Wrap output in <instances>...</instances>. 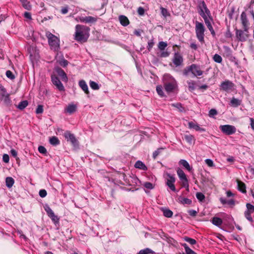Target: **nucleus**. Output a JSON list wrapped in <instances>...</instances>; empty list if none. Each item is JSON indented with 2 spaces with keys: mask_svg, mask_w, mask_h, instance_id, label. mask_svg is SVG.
<instances>
[{
  "mask_svg": "<svg viewBox=\"0 0 254 254\" xmlns=\"http://www.w3.org/2000/svg\"><path fill=\"white\" fill-rule=\"evenodd\" d=\"M198 12L203 18L205 23L211 33L213 35L215 34L214 31L211 25L212 18L209 10L207 8V6L204 1H200L198 4Z\"/></svg>",
  "mask_w": 254,
  "mask_h": 254,
  "instance_id": "f257e3e1",
  "label": "nucleus"
},
{
  "mask_svg": "<svg viewBox=\"0 0 254 254\" xmlns=\"http://www.w3.org/2000/svg\"><path fill=\"white\" fill-rule=\"evenodd\" d=\"M212 224L219 228L222 229V220L217 217H214L211 220Z\"/></svg>",
  "mask_w": 254,
  "mask_h": 254,
  "instance_id": "412c9836",
  "label": "nucleus"
},
{
  "mask_svg": "<svg viewBox=\"0 0 254 254\" xmlns=\"http://www.w3.org/2000/svg\"><path fill=\"white\" fill-rule=\"evenodd\" d=\"M179 164L180 165H182L183 167H184L186 169H187L188 171L191 172L192 170V168L190 167L189 163L184 159H181L180 160Z\"/></svg>",
  "mask_w": 254,
  "mask_h": 254,
  "instance_id": "4be33fe9",
  "label": "nucleus"
},
{
  "mask_svg": "<svg viewBox=\"0 0 254 254\" xmlns=\"http://www.w3.org/2000/svg\"><path fill=\"white\" fill-rule=\"evenodd\" d=\"M241 19L244 29L248 28V20L247 17V14L245 12H243L241 15Z\"/></svg>",
  "mask_w": 254,
  "mask_h": 254,
  "instance_id": "aec40b11",
  "label": "nucleus"
},
{
  "mask_svg": "<svg viewBox=\"0 0 254 254\" xmlns=\"http://www.w3.org/2000/svg\"><path fill=\"white\" fill-rule=\"evenodd\" d=\"M205 28L202 23L196 21L195 23V33L196 37L199 41L202 43H204Z\"/></svg>",
  "mask_w": 254,
  "mask_h": 254,
  "instance_id": "39448f33",
  "label": "nucleus"
},
{
  "mask_svg": "<svg viewBox=\"0 0 254 254\" xmlns=\"http://www.w3.org/2000/svg\"><path fill=\"white\" fill-rule=\"evenodd\" d=\"M58 62L59 64L60 65L62 66L63 67L66 66L68 63V61L63 58L62 59L58 60Z\"/></svg>",
  "mask_w": 254,
  "mask_h": 254,
  "instance_id": "37998d69",
  "label": "nucleus"
},
{
  "mask_svg": "<svg viewBox=\"0 0 254 254\" xmlns=\"http://www.w3.org/2000/svg\"><path fill=\"white\" fill-rule=\"evenodd\" d=\"M38 150L40 153L44 154L45 155H47V151L44 146H39L38 147Z\"/></svg>",
  "mask_w": 254,
  "mask_h": 254,
  "instance_id": "09e8293b",
  "label": "nucleus"
},
{
  "mask_svg": "<svg viewBox=\"0 0 254 254\" xmlns=\"http://www.w3.org/2000/svg\"><path fill=\"white\" fill-rule=\"evenodd\" d=\"M144 187L149 190H152L154 188V186L150 182H145L144 184Z\"/></svg>",
  "mask_w": 254,
  "mask_h": 254,
  "instance_id": "603ef678",
  "label": "nucleus"
},
{
  "mask_svg": "<svg viewBox=\"0 0 254 254\" xmlns=\"http://www.w3.org/2000/svg\"><path fill=\"white\" fill-rule=\"evenodd\" d=\"M217 111L214 109H211L209 112V116L210 117H213V116L217 115Z\"/></svg>",
  "mask_w": 254,
  "mask_h": 254,
  "instance_id": "e2e57ef3",
  "label": "nucleus"
},
{
  "mask_svg": "<svg viewBox=\"0 0 254 254\" xmlns=\"http://www.w3.org/2000/svg\"><path fill=\"white\" fill-rule=\"evenodd\" d=\"M162 210L163 212V215L164 216L168 218H170L173 216V213L171 210L167 208H162Z\"/></svg>",
  "mask_w": 254,
  "mask_h": 254,
  "instance_id": "72a5a7b5",
  "label": "nucleus"
},
{
  "mask_svg": "<svg viewBox=\"0 0 254 254\" xmlns=\"http://www.w3.org/2000/svg\"><path fill=\"white\" fill-rule=\"evenodd\" d=\"M156 91L158 94L161 97L165 96L163 90V87L161 85H157L156 87Z\"/></svg>",
  "mask_w": 254,
  "mask_h": 254,
  "instance_id": "ea45409f",
  "label": "nucleus"
},
{
  "mask_svg": "<svg viewBox=\"0 0 254 254\" xmlns=\"http://www.w3.org/2000/svg\"><path fill=\"white\" fill-rule=\"evenodd\" d=\"M74 37V39L78 42L84 43L87 41L89 35L85 31L84 26L76 25Z\"/></svg>",
  "mask_w": 254,
  "mask_h": 254,
  "instance_id": "f03ea898",
  "label": "nucleus"
},
{
  "mask_svg": "<svg viewBox=\"0 0 254 254\" xmlns=\"http://www.w3.org/2000/svg\"><path fill=\"white\" fill-rule=\"evenodd\" d=\"M185 241L187 242L188 243H190V245H194L196 243V241L195 240L192 239L191 238L188 237H185L184 238Z\"/></svg>",
  "mask_w": 254,
  "mask_h": 254,
  "instance_id": "de8ad7c7",
  "label": "nucleus"
},
{
  "mask_svg": "<svg viewBox=\"0 0 254 254\" xmlns=\"http://www.w3.org/2000/svg\"><path fill=\"white\" fill-rule=\"evenodd\" d=\"M177 173L180 180L182 182V187L186 188L187 190H189V180L183 170L180 168H178L177 170Z\"/></svg>",
  "mask_w": 254,
  "mask_h": 254,
  "instance_id": "0eeeda50",
  "label": "nucleus"
},
{
  "mask_svg": "<svg viewBox=\"0 0 254 254\" xmlns=\"http://www.w3.org/2000/svg\"><path fill=\"white\" fill-rule=\"evenodd\" d=\"M176 87V83L175 81L168 82L164 84V88L165 91L170 93L172 92Z\"/></svg>",
  "mask_w": 254,
  "mask_h": 254,
  "instance_id": "dca6fc26",
  "label": "nucleus"
},
{
  "mask_svg": "<svg viewBox=\"0 0 254 254\" xmlns=\"http://www.w3.org/2000/svg\"><path fill=\"white\" fill-rule=\"evenodd\" d=\"M19 1L24 9L28 10H30L32 9V5L28 0H19Z\"/></svg>",
  "mask_w": 254,
  "mask_h": 254,
  "instance_id": "bb28decb",
  "label": "nucleus"
},
{
  "mask_svg": "<svg viewBox=\"0 0 254 254\" xmlns=\"http://www.w3.org/2000/svg\"><path fill=\"white\" fill-rule=\"evenodd\" d=\"M179 202L183 204H190L192 202V201L191 199L183 197H180L179 198Z\"/></svg>",
  "mask_w": 254,
  "mask_h": 254,
  "instance_id": "7c9ffc66",
  "label": "nucleus"
},
{
  "mask_svg": "<svg viewBox=\"0 0 254 254\" xmlns=\"http://www.w3.org/2000/svg\"><path fill=\"white\" fill-rule=\"evenodd\" d=\"M119 19L121 25H122L124 26H127L129 23L128 19L127 16L125 15H120L119 17Z\"/></svg>",
  "mask_w": 254,
  "mask_h": 254,
  "instance_id": "a878e982",
  "label": "nucleus"
},
{
  "mask_svg": "<svg viewBox=\"0 0 254 254\" xmlns=\"http://www.w3.org/2000/svg\"><path fill=\"white\" fill-rule=\"evenodd\" d=\"M6 76L7 78L13 80L15 78V76L10 70H7L6 71Z\"/></svg>",
  "mask_w": 254,
  "mask_h": 254,
  "instance_id": "864d4df0",
  "label": "nucleus"
},
{
  "mask_svg": "<svg viewBox=\"0 0 254 254\" xmlns=\"http://www.w3.org/2000/svg\"><path fill=\"white\" fill-rule=\"evenodd\" d=\"M226 197L223 198V205L231 208H234L237 202L235 199L236 194L229 190L226 191Z\"/></svg>",
  "mask_w": 254,
  "mask_h": 254,
  "instance_id": "20e7f679",
  "label": "nucleus"
},
{
  "mask_svg": "<svg viewBox=\"0 0 254 254\" xmlns=\"http://www.w3.org/2000/svg\"><path fill=\"white\" fill-rule=\"evenodd\" d=\"M28 105V102L26 100L20 102L17 106V108L22 110L25 108Z\"/></svg>",
  "mask_w": 254,
  "mask_h": 254,
  "instance_id": "a19ab883",
  "label": "nucleus"
},
{
  "mask_svg": "<svg viewBox=\"0 0 254 254\" xmlns=\"http://www.w3.org/2000/svg\"><path fill=\"white\" fill-rule=\"evenodd\" d=\"M89 85L90 87L93 90H98L100 88L99 85L93 81H90Z\"/></svg>",
  "mask_w": 254,
  "mask_h": 254,
  "instance_id": "c03bdc74",
  "label": "nucleus"
},
{
  "mask_svg": "<svg viewBox=\"0 0 254 254\" xmlns=\"http://www.w3.org/2000/svg\"><path fill=\"white\" fill-rule=\"evenodd\" d=\"M77 107L73 104H69L65 109V112L71 114L74 113L76 110Z\"/></svg>",
  "mask_w": 254,
  "mask_h": 254,
  "instance_id": "393cba45",
  "label": "nucleus"
},
{
  "mask_svg": "<svg viewBox=\"0 0 254 254\" xmlns=\"http://www.w3.org/2000/svg\"><path fill=\"white\" fill-rule=\"evenodd\" d=\"M249 32L247 29H244V30H236V36L239 41L241 42H245L247 41L249 37Z\"/></svg>",
  "mask_w": 254,
  "mask_h": 254,
  "instance_id": "1a4fd4ad",
  "label": "nucleus"
},
{
  "mask_svg": "<svg viewBox=\"0 0 254 254\" xmlns=\"http://www.w3.org/2000/svg\"><path fill=\"white\" fill-rule=\"evenodd\" d=\"M8 93L6 92L5 88L3 86H0V96L1 99L3 98V97L7 95Z\"/></svg>",
  "mask_w": 254,
  "mask_h": 254,
  "instance_id": "a18cd8bd",
  "label": "nucleus"
},
{
  "mask_svg": "<svg viewBox=\"0 0 254 254\" xmlns=\"http://www.w3.org/2000/svg\"><path fill=\"white\" fill-rule=\"evenodd\" d=\"M51 79L53 84L56 86L59 91H62L64 90V87L63 84L57 76L52 75Z\"/></svg>",
  "mask_w": 254,
  "mask_h": 254,
  "instance_id": "9b49d317",
  "label": "nucleus"
},
{
  "mask_svg": "<svg viewBox=\"0 0 254 254\" xmlns=\"http://www.w3.org/2000/svg\"><path fill=\"white\" fill-rule=\"evenodd\" d=\"M45 35L48 39L51 49L55 52H58L60 49L59 38L50 31H46Z\"/></svg>",
  "mask_w": 254,
  "mask_h": 254,
  "instance_id": "7ed1b4c3",
  "label": "nucleus"
},
{
  "mask_svg": "<svg viewBox=\"0 0 254 254\" xmlns=\"http://www.w3.org/2000/svg\"><path fill=\"white\" fill-rule=\"evenodd\" d=\"M138 254H155V252L149 248H146L140 250Z\"/></svg>",
  "mask_w": 254,
  "mask_h": 254,
  "instance_id": "4c0bfd02",
  "label": "nucleus"
},
{
  "mask_svg": "<svg viewBox=\"0 0 254 254\" xmlns=\"http://www.w3.org/2000/svg\"><path fill=\"white\" fill-rule=\"evenodd\" d=\"M241 100H240L238 99L235 98L234 97H233L231 99L230 103H229V105L231 107L236 108V107H238L239 106H240L241 105Z\"/></svg>",
  "mask_w": 254,
  "mask_h": 254,
  "instance_id": "5701e85b",
  "label": "nucleus"
},
{
  "mask_svg": "<svg viewBox=\"0 0 254 254\" xmlns=\"http://www.w3.org/2000/svg\"><path fill=\"white\" fill-rule=\"evenodd\" d=\"M184 138L190 144L194 143L195 141L194 137L190 134H187L184 135Z\"/></svg>",
  "mask_w": 254,
  "mask_h": 254,
  "instance_id": "c756f323",
  "label": "nucleus"
},
{
  "mask_svg": "<svg viewBox=\"0 0 254 254\" xmlns=\"http://www.w3.org/2000/svg\"><path fill=\"white\" fill-rule=\"evenodd\" d=\"M44 209L46 212L48 217L51 218L54 224L55 225H59L60 218L57 215L55 214L54 211L52 210L50 206L48 205H46L44 206Z\"/></svg>",
  "mask_w": 254,
  "mask_h": 254,
  "instance_id": "6e6552de",
  "label": "nucleus"
},
{
  "mask_svg": "<svg viewBox=\"0 0 254 254\" xmlns=\"http://www.w3.org/2000/svg\"><path fill=\"white\" fill-rule=\"evenodd\" d=\"M252 213L249 212L248 211L246 210L244 212V216L245 218L251 223L254 222V219L251 216Z\"/></svg>",
  "mask_w": 254,
  "mask_h": 254,
  "instance_id": "58836bf2",
  "label": "nucleus"
},
{
  "mask_svg": "<svg viewBox=\"0 0 254 254\" xmlns=\"http://www.w3.org/2000/svg\"><path fill=\"white\" fill-rule=\"evenodd\" d=\"M188 84L189 90L192 91L195 89V82L193 80H189L187 81Z\"/></svg>",
  "mask_w": 254,
  "mask_h": 254,
  "instance_id": "e433bc0d",
  "label": "nucleus"
},
{
  "mask_svg": "<svg viewBox=\"0 0 254 254\" xmlns=\"http://www.w3.org/2000/svg\"><path fill=\"white\" fill-rule=\"evenodd\" d=\"M232 54V51L227 47H223V57L228 58Z\"/></svg>",
  "mask_w": 254,
  "mask_h": 254,
  "instance_id": "c9c22d12",
  "label": "nucleus"
},
{
  "mask_svg": "<svg viewBox=\"0 0 254 254\" xmlns=\"http://www.w3.org/2000/svg\"><path fill=\"white\" fill-rule=\"evenodd\" d=\"M229 60L232 62H234L236 65H238V61L236 60V58L235 57H234L232 54L229 56L227 58Z\"/></svg>",
  "mask_w": 254,
  "mask_h": 254,
  "instance_id": "bf43d9fd",
  "label": "nucleus"
},
{
  "mask_svg": "<svg viewBox=\"0 0 254 254\" xmlns=\"http://www.w3.org/2000/svg\"><path fill=\"white\" fill-rule=\"evenodd\" d=\"M162 149H163V148H158L153 153V157L154 159H155L157 157V156L160 153L161 150Z\"/></svg>",
  "mask_w": 254,
  "mask_h": 254,
  "instance_id": "052dcab7",
  "label": "nucleus"
},
{
  "mask_svg": "<svg viewBox=\"0 0 254 254\" xmlns=\"http://www.w3.org/2000/svg\"><path fill=\"white\" fill-rule=\"evenodd\" d=\"M182 246L185 248L186 254H197L193 251L190 249L186 243L182 244Z\"/></svg>",
  "mask_w": 254,
  "mask_h": 254,
  "instance_id": "f704fd0d",
  "label": "nucleus"
},
{
  "mask_svg": "<svg viewBox=\"0 0 254 254\" xmlns=\"http://www.w3.org/2000/svg\"><path fill=\"white\" fill-rule=\"evenodd\" d=\"M237 183L238 186V190L243 193H246L247 190L246 184L240 180H237Z\"/></svg>",
  "mask_w": 254,
  "mask_h": 254,
  "instance_id": "6ab92c4d",
  "label": "nucleus"
},
{
  "mask_svg": "<svg viewBox=\"0 0 254 254\" xmlns=\"http://www.w3.org/2000/svg\"><path fill=\"white\" fill-rule=\"evenodd\" d=\"M168 44L166 42L161 41L159 42L158 45V48L160 51H164L167 47Z\"/></svg>",
  "mask_w": 254,
  "mask_h": 254,
  "instance_id": "79ce46f5",
  "label": "nucleus"
},
{
  "mask_svg": "<svg viewBox=\"0 0 254 254\" xmlns=\"http://www.w3.org/2000/svg\"><path fill=\"white\" fill-rule=\"evenodd\" d=\"M183 61V58L179 53L177 52L174 54L172 61L176 67L182 65Z\"/></svg>",
  "mask_w": 254,
  "mask_h": 254,
  "instance_id": "f8f14e48",
  "label": "nucleus"
},
{
  "mask_svg": "<svg viewBox=\"0 0 254 254\" xmlns=\"http://www.w3.org/2000/svg\"><path fill=\"white\" fill-rule=\"evenodd\" d=\"M79 86L86 94L89 93L88 86L84 80H81L79 81Z\"/></svg>",
  "mask_w": 254,
  "mask_h": 254,
  "instance_id": "b1692460",
  "label": "nucleus"
},
{
  "mask_svg": "<svg viewBox=\"0 0 254 254\" xmlns=\"http://www.w3.org/2000/svg\"><path fill=\"white\" fill-rule=\"evenodd\" d=\"M97 17L92 16H85L82 17L80 18V20L81 22L85 23H93L97 21Z\"/></svg>",
  "mask_w": 254,
  "mask_h": 254,
  "instance_id": "a211bd4d",
  "label": "nucleus"
},
{
  "mask_svg": "<svg viewBox=\"0 0 254 254\" xmlns=\"http://www.w3.org/2000/svg\"><path fill=\"white\" fill-rule=\"evenodd\" d=\"M39 194L40 197H45L47 194V191L44 189L41 190L39 192Z\"/></svg>",
  "mask_w": 254,
  "mask_h": 254,
  "instance_id": "680f3d73",
  "label": "nucleus"
},
{
  "mask_svg": "<svg viewBox=\"0 0 254 254\" xmlns=\"http://www.w3.org/2000/svg\"><path fill=\"white\" fill-rule=\"evenodd\" d=\"M50 143L51 145L56 146L57 145H59L60 143V141L58 138L56 136H52L49 139Z\"/></svg>",
  "mask_w": 254,
  "mask_h": 254,
  "instance_id": "473e14b6",
  "label": "nucleus"
},
{
  "mask_svg": "<svg viewBox=\"0 0 254 254\" xmlns=\"http://www.w3.org/2000/svg\"><path fill=\"white\" fill-rule=\"evenodd\" d=\"M2 160L5 163H8L9 161V156L6 154H3L2 156Z\"/></svg>",
  "mask_w": 254,
  "mask_h": 254,
  "instance_id": "0e129e2a",
  "label": "nucleus"
},
{
  "mask_svg": "<svg viewBox=\"0 0 254 254\" xmlns=\"http://www.w3.org/2000/svg\"><path fill=\"white\" fill-rule=\"evenodd\" d=\"M236 131V128L232 125H223V133L228 135L234 134Z\"/></svg>",
  "mask_w": 254,
  "mask_h": 254,
  "instance_id": "ddd939ff",
  "label": "nucleus"
},
{
  "mask_svg": "<svg viewBox=\"0 0 254 254\" xmlns=\"http://www.w3.org/2000/svg\"><path fill=\"white\" fill-rule=\"evenodd\" d=\"M134 167L136 168L139 169L143 171L147 170V168L145 165L142 161L139 160L135 162Z\"/></svg>",
  "mask_w": 254,
  "mask_h": 254,
  "instance_id": "c85d7f7f",
  "label": "nucleus"
},
{
  "mask_svg": "<svg viewBox=\"0 0 254 254\" xmlns=\"http://www.w3.org/2000/svg\"><path fill=\"white\" fill-rule=\"evenodd\" d=\"M166 185L169 188V189L173 192L176 191V189L175 186V183L176 182V178L175 175L171 174L169 173H166Z\"/></svg>",
  "mask_w": 254,
  "mask_h": 254,
  "instance_id": "423d86ee",
  "label": "nucleus"
},
{
  "mask_svg": "<svg viewBox=\"0 0 254 254\" xmlns=\"http://www.w3.org/2000/svg\"><path fill=\"white\" fill-rule=\"evenodd\" d=\"M247 211L252 213H254V206L250 203L246 204Z\"/></svg>",
  "mask_w": 254,
  "mask_h": 254,
  "instance_id": "49530a36",
  "label": "nucleus"
},
{
  "mask_svg": "<svg viewBox=\"0 0 254 254\" xmlns=\"http://www.w3.org/2000/svg\"><path fill=\"white\" fill-rule=\"evenodd\" d=\"M160 9H161V13L165 17H166L167 16V14H168V11L167 10V9L164 8V7H161L160 8Z\"/></svg>",
  "mask_w": 254,
  "mask_h": 254,
  "instance_id": "69168bd1",
  "label": "nucleus"
},
{
  "mask_svg": "<svg viewBox=\"0 0 254 254\" xmlns=\"http://www.w3.org/2000/svg\"><path fill=\"white\" fill-rule=\"evenodd\" d=\"M213 60L218 63H220L222 62V59L221 57L218 54H215L213 57Z\"/></svg>",
  "mask_w": 254,
  "mask_h": 254,
  "instance_id": "8fccbe9b",
  "label": "nucleus"
},
{
  "mask_svg": "<svg viewBox=\"0 0 254 254\" xmlns=\"http://www.w3.org/2000/svg\"><path fill=\"white\" fill-rule=\"evenodd\" d=\"M154 45L153 39L150 40L147 43V49L149 51H150Z\"/></svg>",
  "mask_w": 254,
  "mask_h": 254,
  "instance_id": "3c124183",
  "label": "nucleus"
},
{
  "mask_svg": "<svg viewBox=\"0 0 254 254\" xmlns=\"http://www.w3.org/2000/svg\"><path fill=\"white\" fill-rule=\"evenodd\" d=\"M68 11V7L67 6L63 7L61 9V13L63 14H66Z\"/></svg>",
  "mask_w": 254,
  "mask_h": 254,
  "instance_id": "774afa93",
  "label": "nucleus"
},
{
  "mask_svg": "<svg viewBox=\"0 0 254 254\" xmlns=\"http://www.w3.org/2000/svg\"><path fill=\"white\" fill-rule=\"evenodd\" d=\"M43 112V106L41 105H39L36 110V113L37 114H42Z\"/></svg>",
  "mask_w": 254,
  "mask_h": 254,
  "instance_id": "4d7b16f0",
  "label": "nucleus"
},
{
  "mask_svg": "<svg viewBox=\"0 0 254 254\" xmlns=\"http://www.w3.org/2000/svg\"><path fill=\"white\" fill-rule=\"evenodd\" d=\"M196 197L198 200L200 201H202L205 198L204 195L201 192H197L196 194Z\"/></svg>",
  "mask_w": 254,
  "mask_h": 254,
  "instance_id": "5fc2aeb1",
  "label": "nucleus"
},
{
  "mask_svg": "<svg viewBox=\"0 0 254 254\" xmlns=\"http://www.w3.org/2000/svg\"><path fill=\"white\" fill-rule=\"evenodd\" d=\"M1 100H3L5 103L8 104L10 103V99L9 98V95L8 94L5 96L3 97L1 99Z\"/></svg>",
  "mask_w": 254,
  "mask_h": 254,
  "instance_id": "13d9d810",
  "label": "nucleus"
},
{
  "mask_svg": "<svg viewBox=\"0 0 254 254\" xmlns=\"http://www.w3.org/2000/svg\"><path fill=\"white\" fill-rule=\"evenodd\" d=\"M205 162L209 167H212L213 166V162L212 160L210 159H206Z\"/></svg>",
  "mask_w": 254,
  "mask_h": 254,
  "instance_id": "338daca9",
  "label": "nucleus"
},
{
  "mask_svg": "<svg viewBox=\"0 0 254 254\" xmlns=\"http://www.w3.org/2000/svg\"><path fill=\"white\" fill-rule=\"evenodd\" d=\"M189 127L190 128H193L196 131H204V129L199 127V126L193 122H189Z\"/></svg>",
  "mask_w": 254,
  "mask_h": 254,
  "instance_id": "cd10ccee",
  "label": "nucleus"
},
{
  "mask_svg": "<svg viewBox=\"0 0 254 254\" xmlns=\"http://www.w3.org/2000/svg\"><path fill=\"white\" fill-rule=\"evenodd\" d=\"M14 183V180L12 177H7L5 179L6 186L8 188H10L12 187Z\"/></svg>",
  "mask_w": 254,
  "mask_h": 254,
  "instance_id": "2f4dec72",
  "label": "nucleus"
},
{
  "mask_svg": "<svg viewBox=\"0 0 254 254\" xmlns=\"http://www.w3.org/2000/svg\"><path fill=\"white\" fill-rule=\"evenodd\" d=\"M191 72L194 76H200L203 74V71L200 69L199 66L195 64L191 65Z\"/></svg>",
  "mask_w": 254,
  "mask_h": 254,
  "instance_id": "2eb2a0df",
  "label": "nucleus"
},
{
  "mask_svg": "<svg viewBox=\"0 0 254 254\" xmlns=\"http://www.w3.org/2000/svg\"><path fill=\"white\" fill-rule=\"evenodd\" d=\"M64 136L67 141H70L74 146L76 145L77 140L73 134H72L69 131H66L64 133Z\"/></svg>",
  "mask_w": 254,
  "mask_h": 254,
  "instance_id": "4468645a",
  "label": "nucleus"
},
{
  "mask_svg": "<svg viewBox=\"0 0 254 254\" xmlns=\"http://www.w3.org/2000/svg\"><path fill=\"white\" fill-rule=\"evenodd\" d=\"M236 90V86L232 81L225 80L223 81V91L228 93L234 91Z\"/></svg>",
  "mask_w": 254,
  "mask_h": 254,
  "instance_id": "9d476101",
  "label": "nucleus"
},
{
  "mask_svg": "<svg viewBox=\"0 0 254 254\" xmlns=\"http://www.w3.org/2000/svg\"><path fill=\"white\" fill-rule=\"evenodd\" d=\"M191 65L189 66L186 67L184 69V71H183L184 75L185 76H187L189 74V72H191Z\"/></svg>",
  "mask_w": 254,
  "mask_h": 254,
  "instance_id": "6e6d98bb",
  "label": "nucleus"
},
{
  "mask_svg": "<svg viewBox=\"0 0 254 254\" xmlns=\"http://www.w3.org/2000/svg\"><path fill=\"white\" fill-rule=\"evenodd\" d=\"M55 70L57 73L58 75L61 78V79L63 81L65 82L67 81V77L66 76V73H65L63 69H62L60 67H57L56 68Z\"/></svg>",
  "mask_w": 254,
  "mask_h": 254,
  "instance_id": "f3484780",
  "label": "nucleus"
}]
</instances>
